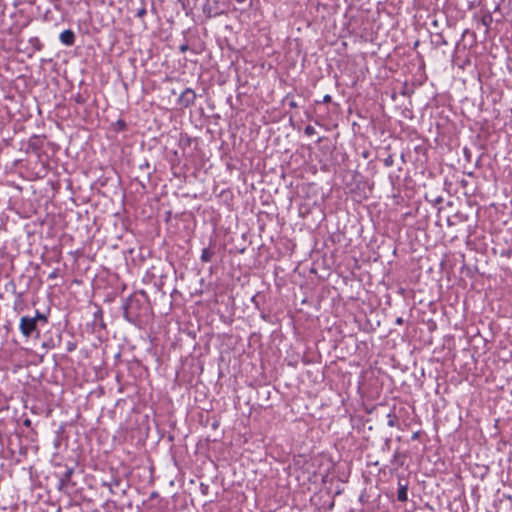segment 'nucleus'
Here are the masks:
<instances>
[{
	"label": "nucleus",
	"mask_w": 512,
	"mask_h": 512,
	"mask_svg": "<svg viewBox=\"0 0 512 512\" xmlns=\"http://www.w3.org/2000/svg\"><path fill=\"white\" fill-rule=\"evenodd\" d=\"M73 473H74L73 468H68L65 470V472L61 475V477L59 479V488L60 489H64L65 487H67Z\"/></svg>",
	"instance_id": "nucleus-6"
},
{
	"label": "nucleus",
	"mask_w": 512,
	"mask_h": 512,
	"mask_svg": "<svg viewBox=\"0 0 512 512\" xmlns=\"http://www.w3.org/2000/svg\"><path fill=\"white\" fill-rule=\"evenodd\" d=\"M32 424L31 420L29 418H26L24 421H23V425L26 426V427H30Z\"/></svg>",
	"instance_id": "nucleus-20"
},
{
	"label": "nucleus",
	"mask_w": 512,
	"mask_h": 512,
	"mask_svg": "<svg viewBox=\"0 0 512 512\" xmlns=\"http://www.w3.org/2000/svg\"><path fill=\"white\" fill-rule=\"evenodd\" d=\"M19 330L21 334L26 338L33 336L38 338L40 334V330L37 323H35V319H31L30 316H22L20 318Z\"/></svg>",
	"instance_id": "nucleus-2"
},
{
	"label": "nucleus",
	"mask_w": 512,
	"mask_h": 512,
	"mask_svg": "<svg viewBox=\"0 0 512 512\" xmlns=\"http://www.w3.org/2000/svg\"><path fill=\"white\" fill-rule=\"evenodd\" d=\"M28 147L35 152H38L42 148V140L40 136L34 135L28 142Z\"/></svg>",
	"instance_id": "nucleus-7"
},
{
	"label": "nucleus",
	"mask_w": 512,
	"mask_h": 512,
	"mask_svg": "<svg viewBox=\"0 0 512 512\" xmlns=\"http://www.w3.org/2000/svg\"><path fill=\"white\" fill-rule=\"evenodd\" d=\"M439 37V41L437 42L438 45H447V41L445 40V38L441 35V34H438L437 35Z\"/></svg>",
	"instance_id": "nucleus-16"
},
{
	"label": "nucleus",
	"mask_w": 512,
	"mask_h": 512,
	"mask_svg": "<svg viewBox=\"0 0 512 512\" xmlns=\"http://www.w3.org/2000/svg\"><path fill=\"white\" fill-rule=\"evenodd\" d=\"M214 256V252L210 248H204L202 250L200 259L202 262H210Z\"/></svg>",
	"instance_id": "nucleus-9"
},
{
	"label": "nucleus",
	"mask_w": 512,
	"mask_h": 512,
	"mask_svg": "<svg viewBox=\"0 0 512 512\" xmlns=\"http://www.w3.org/2000/svg\"><path fill=\"white\" fill-rule=\"evenodd\" d=\"M57 276H58V271H57V270H53V271L49 274L48 278H49V279H54V278H57Z\"/></svg>",
	"instance_id": "nucleus-18"
},
{
	"label": "nucleus",
	"mask_w": 512,
	"mask_h": 512,
	"mask_svg": "<svg viewBox=\"0 0 512 512\" xmlns=\"http://www.w3.org/2000/svg\"><path fill=\"white\" fill-rule=\"evenodd\" d=\"M188 49H189L188 44H183V45H181V46H180V48H179V50H180L182 53L186 52Z\"/></svg>",
	"instance_id": "nucleus-19"
},
{
	"label": "nucleus",
	"mask_w": 512,
	"mask_h": 512,
	"mask_svg": "<svg viewBox=\"0 0 512 512\" xmlns=\"http://www.w3.org/2000/svg\"><path fill=\"white\" fill-rule=\"evenodd\" d=\"M116 126L118 131H124L127 127L126 122L122 119L117 120Z\"/></svg>",
	"instance_id": "nucleus-12"
},
{
	"label": "nucleus",
	"mask_w": 512,
	"mask_h": 512,
	"mask_svg": "<svg viewBox=\"0 0 512 512\" xmlns=\"http://www.w3.org/2000/svg\"><path fill=\"white\" fill-rule=\"evenodd\" d=\"M387 418H388L387 425L389 427H395L397 425L398 418L394 413H389L387 415Z\"/></svg>",
	"instance_id": "nucleus-11"
},
{
	"label": "nucleus",
	"mask_w": 512,
	"mask_h": 512,
	"mask_svg": "<svg viewBox=\"0 0 512 512\" xmlns=\"http://www.w3.org/2000/svg\"><path fill=\"white\" fill-rule=\"evenodd\" d=\"M289 106H290L291 108H296V107H297V103H296V102H294V101H291V102L289 103Z\"/></svg>",
	"instance_id": "nucleus-24"
},
{
	"label": "nucleus",
	"mask_w": 512,
	"mask_h": 512,
	"mask_svg": "<svg viewBox=\"0 0 512 512\" xmlns=\"http://www.w3.org/2000/svg\"><path fill=\"white\" fill-rule=\"evenodd\" d=\"M59 39L62 44L72 46L75 43V33L70 29L64 30L60 33Z\"/></svg>",
	"instance_id": "nucleus-4"
},
{
	"label": "nucleus",
	"mask_w": 512,
	"mask_h": 512,
	"mask_svg": "<svg viewBox=\"0 0 512 512\" xmlns=\"http://www.w3.org/2000/svg\"><path fill=\"white\" fill-rule=\"evenodd\" d=\"M420 436V432L419 431H416L412 434V440H417Z\"/></svg>",
	"instance_id": "nucleus-21"
},
{
	"label": "nucleus",
	"mask_w": 512,
	"mask_h": 512,
	"mask_svg": "<svg viewBox=\"0 0 512 512\" xmlns=\"http://www.w3.org/2000/svg\"><path fill=\"white\" fill-rule=\"evenodd\" d=\"M119 484H120L119 479H113L110 483H104L103 485L108 487L109 492L111 494H114L115 493L114 489H115V487L119 486Z\"/></svg>",
	"instance_id": "nucleus-10"
},
{
	"label": "nucleus",
	"mask_w": 512,
	"mask_h": 512,
	"mask_svg": "<svg viewBox=\"0 0 512 512\" xmlns=\"http://www.w3.org/2000/svg\"><path fill=\"white\" fill-rule=\"evenodd\" d=\"M31 319H35V323H37L38 326L40 324L41 325H46L48 323L47 315L39 312L38 310L36 311L35 316L31 317Z\"/></svg>",
	"instance_id": "nucleus-8"
},
{
	"label": "nucleus",
	"mask_w": 512,
	"mask_h": 512,
	"mask_svg": "<svg viewBox=\"0 0 512 512\" xmlns=\"http://www.w3.org/2000/svg\"><path fill=\"white\" fill-rule=\"evenodd\" d=\"M403 322H404V320H403V318H402V317H398V318L396 319V321H395V323H396L397 325H402V324H403Z\"/></svg>",
	"instance_id": "nucleus-23"
},
{
	"label": "nucleus",
	"mask_w": 512,
	"mask_h": 512,
	"mask_svg": "<svg viewBox=\"0 0 512 512\" xmlns=\"http://www.w3.org/2000/svg\"><path fill=\"white\" fill-rule=\"evenodd\" d=\"M76 102H77V103H79V104L84 103V99L82 98V96H81V95H78V96L76 97Z\"/></svg>",
	"instance_id": "nucleus-22"
},
{
	"label": "nucleus",
	"mask_w": 512,
	"mask_h": 512,
	"mask_svg": "<svg viewBox=\"0 0 512 512\" xmlns=\"http://www.w3.org/2000/svg\"><path fill=\"white\" fill-rule=\"evenodd\" d=\"M408 499V484L403 482V479L398 481L397 500L400 502H406Z\"/></svg>",
	"instance_id": "nucleus-5"
},
{
	"label": "nucleus",
	"mask_w": 512,
	"mask_h": 512,
	"mask_svg": "<svg viewBox=\"0 0 512 512\" xmlns=\"http://www.w3.org/2000/svg\"><path fill=\"white\" fill-rule=\"evenodd\" d=\"M331 101H332V97L329 94H326L321 101L320 100H316L315 103L316 104L330 103Z\"/></svg>",
	"instance_id": "nucleus-14"
},
{
	"label": "nucleus",
	"mask_w": 512,
	"mask_h": 512,
	"mask_svg": "<svg viewBox=\"0 0 512 512\" xmlns=\"http://www.w3.org/2000/svg\"><path fill=\"white\" fill-rule=\"evenodd\" d=\"M197 96L193 89L186 88L178 98V104L181 107L188 108L195 104Z\"/></svg>",
	"instance_id": "nucleus-3"
},
{
	"label": "nucleus",
	"mask_w": 512,
	"mask_h": 512,
	"mask_svg": "<svg viewBox=\"0 0 512 512\" xmlns=\"http://www.w3.org/2000/svg\"><path fill=\"white\" fill-rule=\"evenodd\" d=\"M141 302L139 299L129 297L123 306V317L132 324L139 321Z\"/></svg>",
	"instance_id": "nucleus-1"
},
{
	"label": "nucleus",
	"mask_w": 512,
	"mask_h": 512,
	"mask_svg": "<svg viewBox=\"0 0 512 512\" xmlns=\"http://www.w3.org/2000/svg\"><path fill=\"white\" fill-rule=\"evenodd\" d=\"M304 133L307 135V136H312L316 133V130L313 126L311 125H308L305 127L304 129Z\"/></svg>",
	"instance_id": "nucleus-13"
},
{
	"label": "nucleus",
	"mask_w": 512,
	"mask_h": 512,
	"mask_svg": "<svg viewBox=\"0 0 512 512\" xmlns=\"http://www.w3.org/2000/svg\"><path fill=\"white\" fill-rule=\"evenodd\" d=\"M384 164L386 167H390L393 165V158L391 156H389L388 158H386L384 160Z\"/></svg>",
	"instance_id": "nucleus-15"
},
{
	"label": "nucleus",
	"mask_w": 512,
	"mask_h": 512,
	"mask_svg": "<svg viewBox=\"0 0 512 512\" xmlns=\"http://www.w3.org/2000/svg\"><path fill=\"white\" fill-rule=\"evenodd\" d=\"M75 348H76L75 343H73V342H68V344H67V351H68V352H72L73 350H75Z\"/></svg>",
	"instance_id": "nucleus-17"
}]
</instances>
